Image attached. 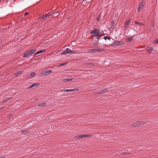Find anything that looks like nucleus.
<instances>
[{
	"label": "nucleus",
	"instance_id": "1",
	"mask_svg": "<svg viewBox=\"0 0 158 158\" xmlns=\"http://www.w3.org/2000/svg\"><path fill=\"white\" fill-rule=\"evenodd\" d=\"M100 33V30L97 28L94 29L90 32V34L92 35L93 37L98 36V35H99Z\"/></svg>",
	"mask_w": 158,
	"mask_h": 158
},
{
	"label": "nucleus",
	"instance_id": "2",
	"mask_svg": "<svg viewBox=\"0 0 158 158\" xmlns=\"http://www.w3.org/2000/svg\"><path fill=\"white\" fill-rule=\"evenodd\" d=\"M147 123L146 122H143V121H138L135 123H134L132 125L131 127H135L139 126L141 125L145 124Z\"/></svg>",
	"mask_w": 158,
	"mask_h": 158
},
{
	"label": "nucleus",
	"instance_id": "3",
	"mask_svg": "<svg viewBox=\"0 0 158 158\" xmlns=\"http://www.w3.org/2000/svg\"><path fill=\"white\" fill-rule=\"evenodd\" d=\"M36 51V50L35 49H34L32 50H31L30 51H29L27 52H25V53L23 54V57H25L26 56H28L29 55H31L32 54H33L34 53H35Z\"/></svg>",
	"mask_w": 158,
	"mask_h": 158
},
{
	"label": "nucleus",
	"instance_id": "4",
	"mask_svg": "<svg viewBox=\"0 0 158 158\" xmlns=\"http://www.w3.org/2000/svg\"><path fill=\"white\" fill-rule=\"evenodd\" d=\"M124 44V42L123 41H116L113 43L112 45L114 46H120L123 44Z\"/></svg>",
	"mask_w": 158,
	"mask_h": 158
},
{
	"label": "nucleus",
	"instance_id": "5",
	"mask_svg": "<svg viewBox=\"0 0 158 158\" xmlns=\"http://www.w3.org/2000/svg\"><path fill=\"white\" fill-rule=\"evenodd\" d=\"M104 49H99L98 48H95L90 49L89 50V52H95L98 51H103Z\"/></svg>",
	"mask_w": 158,
	"mask_h": 158
},
{
	"label": "nucleus",
	"instance_id": "6",
	"mask_svg": "<svg viewBox=\"0 0 158 158\" xmlns=\"http://www.w3.org/2000/svg\"><path fill=\"white\" fill-rule=\"evenodd\" d=\"M78 90V88H75L73 89H66L64 90H63L61 91V92H72V91H74L77 90Z\"/></svg>",
	"mask_w": 158,
	"mask_h": 158
},
{
	"label": "nucleus",
	"instance_id": "7",
	"mask_svg": "<svg viewBox=\"0 0 158 158\" xmlns=\"http://www.w3.org/2000/svg\"><path fill=\"white\" fill-rule=\"evenodd\" d=\"M72 52V51H71L70 49L69 48L66 49V50L61 53L62 54H69Z\"/></svg>",
	"mask_w": 158,
	"mask_h": 158
},
{
	"label": "nucleus",
	"instance_id": "8",
	"mask_svg": "<svg viewBox=\"0 0 158 158\" xmlns=\"http://www.w3.org/2000/svg\"><path fill=\"white\" fill-rule=\"evenodd\" d=\"M49 70H47L46 71H44L40 73V75L45 76L49 74Z\"/></svg>",
	"mask_w": 158,
	"mask_h": 158
},
{
	"label": "nucleus",
	"instance_id": "9",
	"mask_svg": "<svg viewBox=\"0 0 158 158\" xmlns=\"http://www.w3.org/2000/svg\"><path fill=\"white\" fill-rule=\"evenodd\" d=\"M146 51L149 53H151L153 50V48L151 47H148L146 48Z\"/></svg>",
	"mask_w": 158,
	"mask_h": 158
},
{
	"label": "nucleus",
	"instance_id": "10",
	"mask_svg": "<svg viewBox=\"0 0 158 158\" xmlns=\"http://www.w3.org/2000/svg\"><path fill=\"white\" fill-rule=\"evenodd\" d=\"M109 26L111 28H114L115 26V22L113 20H112Z\"/></svg>",
	"mask_w": 158,
	"mask_h": 158
},
{
	"label": "nucleus",
	"instance_id": "11",
	"mask_svg": "<svg viewBox=\"0 0 158 158\" xmlns=\"http://www.w3.org/2000/svg\"><path fill=\"white\" fill-rule=\"evenodd\" d=\"M85 134L77 135V136H75L74 137V138H77L78 139L82 138H85Z\"/></svg>",
	"mask_w": 158,
	"mask_h": 158
},
{
	"label": "nucleus",
	"instance_id": "12",
	"mask_svg": "<svg viewBox=\"0 0 158 158\" xmlns=\"http://www.w3.org/2000/svg\"><path fill=\"white\" fill-rule=\"evenodd\" d=\"M143 5L141 4V3H140L139 5V8L138 9V12H139L141 11L143 9Z\"/></svg>",
	"mask_w": 158,
	"mask_h": 158
},
{
	"label": "nucleus",
	"instance_id": "13",
	"mask_svg": "<svg viewBox=\"0 0 158 158\" xmlns=\"http://www.w3.org/2000/svg\"><path fill=\"white\" fill-rule=\"evenodd\" d=\"M131 22V20L130 19H128V21H127L125 26V28H126V29L127 27L130 24V23Z\"/></svg>",
	"mask_w": 158,
	"mask_h": 158
},
{
	"label": "nucleus",
	"instance_id": "14",
	"mask_svg": "<svg viewBox=\"0 0 158 158\" xmlns=\"http://www.w3.org/2000/svg\"><path fill=\"white\" fill-rule=\"evenodd\" d=\"M30 132V131H28V130H24L22 131V133L24 135H26Z\"/></svg>",
	"mask_w": 158,
	"mask_h": 158
},
{
	"label": "nucleus",
	"instance_id": "15",
	"mask_svg": "<svg viewBox=\"0 0 158 158\" xmlns=\"http://www.w3.org/2000/svg\"><path fill=\"white\" fill-rule=\"evenodd\" d=\"M46 104V103L44 102L43 103H39L38 104V106L40 107H43L45 106Z\"/></svg>",
	"mask_w": 158,
	"mask_h": 158
},
{
	"label": "nucleus",
	"instance_id": "16",
	"mask_svg": "<svg viewBox=\"0 0 158 158\" xmlns=\"http://www.w3.org/2000/svg\"><path fill=\"white\" fill-rule=\"evenodd\" d=\"M45 50H40V51H38L37 52H36V54H35V55H34V56H35L36 55H37V54H39L40 53H42L44 52H45Z\"/></svg>",
	"mask_w": 158,
	"mask_h": 158
},
{
	"label": "nucleus",
	"instance_id": "17",
	"mask_svg": "<svg viewBox=\"0 0 158 158\" xmlns=\"http://www.w3.org/2000/svg\"><path fill=\"white\" fill-rule=\"evenodd\" d=\"M37 84H37V83H34V84L31 85H30L28 89H30L32 88H33V87L35 86H36Z\"/></svg>",
	"mask_w": 158,
	"mask_h": 158
},
{
	"label": "nucleus",
	"instance_id": "18",
	"mask_svg": "<svg viewBox=\"0 0 158 158\" xmlns=\"http://www.w3.org/2000/svg\"><path fill=\"white\" fill-rule=\"evenodd\" d=\"M73 80L72 78H70V79H65L63 80V81H65V82H67L69 81H71Z\"/></svg>",
	"mask_w": 158,
	"mask_h": 158
},
{
	"label": "nucleus",
	"instance_id": "19",
	"mask_svg": "<svg viewBox=\"0 0 158 158\" xmlns=\"http://www.w3.org/2000/svg\"><path fill=\"white\" fill-rule=\"evenodd\" d=\"M133 40V36H131V37L127 38V41L130 42V41H132Z\"/></svg>",
	"mask_w": 158,
	"mask_h": 158
},
{
	"label": "nucleus",
	"instance_id": "20",
	"mask_svg": "<svg viewBox=\"0 0 158 158\" xmlns=\"http://www.w3.org/2000/svg\"><path fill=\"white\" fill-rule=\"evenodd\" d=\"M107 91V89H103L101 90L100 92L99 93H102L106 92Z\"/></svg>",
	"mask_w": 158,
	"mask_h": 158
},
{
	"label": "nucleus",
	"instance_id": "21",
	"mask_svg": "<svg viewBox=\"0 0 158 158\" xmlns=\"http://www.w3.org/2000/svg\"><path fill=\"white\" fill-rule=\"evenodd\" d=\"M99 44V41L98 40H95L94 43V44L95 46H98Z\"/></svg>",
	"mask_w": 158,
	"mask_h": 158
},
{
	"label": "nucleus",
	"instance_id": "22",
	"mask_svg": "<svg viewBox=\"0 0 158 158\" xmlns=\"http://www.w3.org/2000/svg\"><path fill=\"white\" fill-rule=\"evenodd\" d=\"M22 73V72L21 71H19L18 72H17L15 73V75L16 76H19V75H20Z\"/></svg>",
	"mask_w": 158,
	"mask_h": 158
},
{
	"label": "nucleus",
	"instance_id": "23",
	"mask_svg": "<svg viewBox=\"0 0 158 158\" xmlns=\"http://www.w3.org/2000/svg\"><path fill=\"white\" fill-rule=\"evenodd\" d=\"M105 40H106L107 39L108 40H110V38L108 36H105L103 38Z\"/></svg>",
	"mask_w": 158,
	"mask_h": 158
},
{
	"label": "nucleus",
	"instance_id": "24",
	"mask_svg": "<svg viewBox=\"0 0 158 158\" xmlns=\"http://www.w3.org/2000/svg\"><path fill=\"white\" fill-rule=\"evenodd\" d=\"M87 64L88 65H90L91 66H94V63H87Z\"/></svg>",
	"mask_w": 158,
	"mask_h": 158
},
{
	"label": "nucleus",
	"instance_id": "25",
	"mask_svg": "<svg viewBox=\"0 0 158 158\" xmlns=\"http://www.w3.org/2000/svg\"><path fill=\"white\" fill-rule=\"evenodd\" d=\"M35 72H33L31 73V74H29L28 76H35Z\"/></svg>",
	"mask_w": 158,
	"mask_h": 158
},
{
	"label": "nucleus",
	"instance_id": "26",
	"mask_svg": "<svg viewBox=\"0 0 158 158\" xmlns=\"http://www.w3.org/2000/svg\"><path fill=\"white\" fill-rule=\"evenodd\" d=\"M49 13H48V14H46L45 15H43V17H44V19L46 18L47 17L49 16Z\"/></svg>",
	"mask_w": 158,
	"mask_h": 158
},
{
	"label": "nucleus",
	"instance_id": "27",
	"mask_svg": "<svg viewBox=\"0 0 158 158\" xmlns=\"http://www.w3.org/2000/svg\"><path fill=\"white\" fill-rule=\"evenodd\" d=\"M98 36H96L97 38V40H98L100 39H101V36L100 34H99V35H98Z\"/></svg>",
	"mask_w": 158,
	"mask_h": 158
},
{
	"label": "nucleus",
	"instance_id": "28",
	"mask_svg": "<svg viewBox=\"0 0 158 158\" xmlns=\"http://www.w3.org/2000/svg\"><path fill=\"white\" fill-rule=\"evenodd\" d=\"M153 43L154 44H158V39H157L154 40L153 41Z\"/></svg>",
	"mask_w": 158,
	"mask_h": 158
},
{
	"label": "nucleus",
	"instance_id": "29",
	"mask_svg": "<svg viewBox=\"0 0 158 158\" xmlns=\"http://www.w3.org/2000/svg\"><path fill=\"white\" fill-rule=\"evenodd\" d=\"M92 136V135H89V134L85 135V137H91Z\"/></svg>",
	"mask_w": 158,
	"mask_h": 158
},
{
	"label": "nucleus",
	"instance_id": "30",
	"mask_svg": "<svg viewBox=\"0 0 158 158\" xmlns=\"http://www.w3.org/2000/svg\"><path fill=\"white\" fill-rule=\"evenodd\" d=\"M129 154V153H128L127 152H123L122 153L121 155H128Z\"/></svg>",
	"mask_w": 158,
	"mask_h": 158
},
{
	"label": "nucleus",
	"instance_id": "31",
	"mask_svg": "<svg viewBox=\"0 0 158 158\" xmlns=\"http://www.w3.org/2000/svg\"><path fill=\"white\" fill-rule=\"evenodd\" d=\"M135 24H137L139 25H140V24L141 23H139V22H137L136 21H135Z\"/></svg>",
	"mask_w": 158,
	"mask_h": 158
},
{
	"label": "nucleus",
	"instance_id": "32",
	"mask_svg": "<svg viewBox=\"0 0 158 158\" xmlns=\"http://www.w3.org/2000/svg\"><path fill=\"white\" fill-rule=\"evenodd\" d=\"M66 64H67V63H63L62 64H60L59 66H62V65H64H64H65Z\"/></svg>",
	"mask_w": 158,
	"mask_h": 158
},
{
	"label": "nucleus",
	"instance_id": "33",
	"mask_svg": "<svg viewBox=\"0 0 158 158\" xmlns=\"http://www.w3.org/2000/svg\"><path fill=\"white\" fill-rule=\"evenodd\" d=\"M39 18L40 19H44V17H43V15L40 16Z\"/></svg>",
	"mask_w": 158,
	"mask_h": 158
},
{
	"label": "nucleus",
	"instance_id": "34",
	"mask_svg": "<svg viewBox=\"0 0 158 158\" xmlns=\"http://www.w3.org/2000/svg\"><path fill=\"white\" fill-rule=\"evenodd\" d=\"M141 25H143H143H144V24L143 23H141L139 26H141Z\"/></svg>",
	"mask_w": 158,
	"mask_h": 158
},
{
	"label": "nucleus",
	"instance_id": "35",
	"mask_svg": "<svg viewBox=\"0 0 158 158\" xmlns=\"http://www.w3.org/2000/svg\"><path fill=\"white\" fill-rule=\"evenodd\" d=\"M105 35V34L104 33H102L101 35V36H104Z\"/></svg>",
	"mask_w": 158,
	"mask_h": 158
},
{
	"label": "nucleus",
	"instance_id": "36",
	"mask_svg": "<svg viewBox=\"0 0 158 158\" xmlns=\"http://www.w3.org/2000/svg\"><path fill=\"white\" fill-rule=\"evenodd\" d=\"M71 53L74 54L75 53V51H72V52Z\"/></svg>",
	"mask_w": 158,
	"mask_h": 158
},
{
	"label": "nucleus",
	"instance_id": "37",
	"mask_svg": "<svg viewBox=\"0 0 158 158\" xmlns=\"http://www.w3.org/2000/svg\"><path fill=\"white\" fill-rule=\"evenodd\" d=\"M29 14V13L28 12H27L26 13H25V15H28Z\"/></svg>",
	"mask_w": 158,
	"mask_h": 158
},
{
	"label": "nucleus",
	"instance_id": "38",
	"mask_svg": "<svg viewBox=\"0 0 158 158\" xmlns=\"http://www.w3.org/2000/svg\"><path fill=\"white\" fill-rule=\"evenodd\" d=\"M6 100H4L2 101V102H3V103H5V102H6Z\"/></svg>",
	"mask_w": 158,
	"mask_h": 158
},
{
	"label": "nucleus",
	"instance_id": "39",
	"mask_svg": "<svg viewBox=\"0 0 158 158\" xmlns=\"http://www.w3.org/2000/svg\"><path fill=\"white\" fill-rule=\"evenodd\" d=\"M100 19V18H99V17H98L97 19V20H99Z\"/></svg>",
	"mask_w": 158,
	"mask_h": 158
},
{
	"label": "nucleus",
	"instance_id": "40",
	"mask_svg": "<svg viewBox=\"0 0 158 158\" xmlns=\"http://www.w3.org/2000/svg\"><path fill=\"white\" fill-rule=\"evenodd\" d=\"M0 158H6V157H5L4 156V157H0Z\"/></svg>",
	"mask_w": 158,
	"mask_h": 158
},
{
	"label": "nucleus",
	"instance_id": "41",
	"mask_svg": "<svg viewBox=\"0 0 158 158\" xmlns=\"http://www.w3.org/2000/svg\"><path fill=\"white\" fill-rule=\"evenodd\" d=\"M52 72V71L50 70V73Z\"/></svg>",
	"mask_w": 158,
	"mask_h": 158
},
{
	"label": "nucleus",
	"instance_id": "42",
	"mask_svg": "<svg viewBox=\"0 0 158 158\" xmlns=\"http://www.w3.org/2000/svg\"><path fill=\"white\" fill-rule=\"evenodd\" d=\"M2 0H0V2L2 1Z\"/></svg>",
	"mask_w": 158,
	"mask_h": 158
},
{
	"label": "nucleus",
	"instance_id": "43",
	"mask_svg": "<svg viewBox=\"0 0 158 158\" xmlns=\"http://www.w3.org/2000/svg\"><path fill=\"white\" fill-rule=\"evenodd\" d=\"M155 158H158V157H156Z\"/></svg>",
	"mask_w": 158,
	"mask_h": 158
}]
</instances>
